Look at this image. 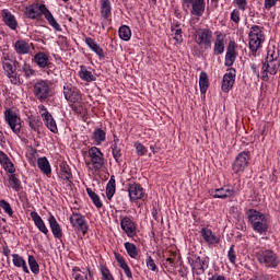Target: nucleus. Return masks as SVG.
I'll use <instances>...</instances> for the list:
<instances>
[{
	"instance_id": "nucleus-64",
	"label": "nucleus",
	"mask_w": 280,
	"mask_h": 280,
	"mask_svg": "<svg viewBox=\"0 0 280 280\" xmlns=\"http://www.w3.org/2000/svg\"><path fill=\"white\" fill-rule=\"evenodd\" d=\"M208 280H226V277L220 276V275H214L211 278H209Z\"/></svg>"
},
{
	"instance_id": "nucleus-21",
	"label": "nucleus",
	"mask_w": 280,
	"mask_h": 280,
	"mask_svg": "<svg viewBox=\"0 0 280 280\" xmlns=\"http://www.w3.org/2000/svg\"><path fill=\"white\" fill-rule=\"evenodd\" d=\"M237 71L235 68H230L228 69V72L223 75V81H222V91L223 93H229L231 89H233V85L235 84V75Z\"/></svg>"
},
{
	"instance_id": "nucleus-62",
	"label": "nucleus",
	"mask_w": 280,
	"mask_h": 280,
	"mask_svg": "<svg viewBox=\"0 0 280 280\" xmlns=\"http://www.w3.org/2000/svg\"><path fill=\"white\" fill-rule=\"evenodd\" d=\"M280 0H265V10H272Z\"/></svg>"
},
{
	"instance_id": "nucleus-28",
	"label": "nucleus",
	"mask_w": 280,
	"mask_h": 280,
	"mask_svg": "<svg viewBox=\"0 0 280 280\" xmlns=\"http://www.w3.org/2000/svg\"><path fill=\"white\" fill-rule=\"evenodd\" d=\"M48 224L50 226V231L57 240H62V228H60V223H58V220H56V217L54 214H50L48 218Z\"/></svg>"
},
{
	"instance_id": "nucleus-39",
	"label": "nucleus",
	"mask_w": 280,
	"mask_h": 280,
	"mask_svg": "<svg viewBox=\"0 0 280 280\" xmlns=\"http://www.w3.org/2000/svg\"><path fill=\"white\" fill-rule=\"evenodd\" d=\"M37 166L45 174L46 176H49L51 174V164H49V160L47 158H39L37 160Z\"/></svg>"
},
{
	"instance_id": "nucleus-51",
	"label": "nucleus",
	"mask_w": 280,
	"mask_h": 280,
	"mask_svg": "<svg viewBox=\"0 0 280 280\" xmlns=\"http://www.w3.org/2000/svg\"><path fill=\"white\" fill-rule=\"evenodd\" d=\"M9 185H11L14 191H21V180L16 178V174L10 173Z\"/></svg>"
},
{
	"instance_id": "nucleus-27",
	"label": "nucleus",
	"mask_w": 280,
	"mask_h": 280,
	"mask_svg": "<svg viewBox=\"0 0 280 280\" xmlns=\"http://www.w3.org/2000/svg\"><path fill=\"white\" fill-rule=\"evenodd\" d=\"M0 165L3 167L4 172H8V174H15L16 167H14V163H12V160L5 154V152L0 151Z\"/></svg>"
},
{
	"instance_id": "nucleus-44",
	"label": "nucleus",
	"mask_w": 280,
	"mask_h": 280,
	"mask_svg": "<svg viewBox=\"0 0 280 280\" xmlns=\"http://www.w3.org/2000/svg\"><path fill=\"white\" fill-rule=\"evenodd\" d=\"M46 128L50 130L54 135H58V125L56 124V120L54 119V116L51 114L43 119Z\"/></svg>"
},
{
	"instance_id": "nucleus-6",
	"label": "nucleus",
	"mask_w": 280,
	"mask_h": 280,
	"mask_svg": "<svg viewBox=\"0 0 280 280\" xmlns=\"http://www.w3.org/2000/svg\"><path fill=\"white\" fill-rule=\"evenodd\" d=\"M256 259L258 264L265 268H278L280 264L279 255H277L275 250L266 247H262L256 252Z\"/></svg>"
},
{
	"instance_id": "nucleus-36",
	"label": "nucleus",
	"mask_w": 280,
	"mask_h": 280,
	"mask_svg": "<svg viewBox=\"0 0 280 280\" xmlns=\"http://www.w3.org/2000/svg\"><path fill=\"white\" fill-rule=\"evenodd\" d=\"M92 141H94L95 145H102L106 141V131L102 128L94 129Z\"/></svg>"
},
{
	"instance_id": "nucleus-49",
	"label": "nucleus",
	"mask_w": 280,
	"mask_h": 280,
	"mask_svg": "<svg viewBox=\"0 0 280 280\" xmlns=\"http://www.w3.org/2000/svg\"><path fill=\"white\" fill-rule=\"evenodd\" d=\"M112 145V154L116 161V163H121V148L117 144V140Z\"/></svg>"
},
{
	"instance_id": "nucleus-41",
	"label": "nucleus",
	"mask_w": 280,
	"mask_h": 280,
	"mask_svg": "<svg viewBox=\"0 0 280 280\" xmlns=\"http://www.w3.org/2000/svg\"><path fill=\"white\" fill-rule=\"evenodd\" d=\"M79 78L83 80V82H95V75H93V72L89 71L86 69V66H81V69L79 71Z\"/></svg>"
},
{
	"instance_id": "nucleus-4",
	"label": "nucleus",
	"mask_w": 280,
	"mask_h": 280,
	"mask_svg": "<svg viewBox=\"0 0 280 280\" xmlns=\"http://www.w3.org/2000/svg\"><path fill=\"white\" fill-rule=\"evenodd\" d=\"M246 215L249 224H252L253 231L259 233V235H264V233H266L270 229L268 218L260 211L256 209H248L246 211Z\"/></svg>"
},
{
	"instance_id": "nucleus-22",
	"label": "nucleus",
	"mask_w": 280,
	"mask_h": 280,
	"mask_svg": "<svg viewBox=\"0 0 280 280\" xmlns=\"http://www.w3.org/2000/svg\"><path fill=\"white\" fill-rule=\"evenodd\" d=\"M59 178L69 185L73 183V173L67 161H62L59 165Z\"/></svg>"
},
{
	"instance_id": "nucleus-32",
	"label": "nucleus",
	"mask_w": 280,
	"mask_h": 280,
	"mask_svg": "<svg viewBox=\"0 0 280 280\" xmlns=\"http://www.w3.org/2000/svg\"><path fill=\"white\" fill-rule=\"evenodd\" d=\"M14 49L19 56H25L26 54H30L31 46L30 43L25 39H18L14 44Z\"/></svg>"
},
{
	"instance_id": "nucleus-18",
	"label": "nucleus",
	"mask_w": 280,
	"mask_h": 280,
	"mask_svg": "<svg viewBox=\"0 0 280 280\" xmlns=\"http://www.w3.org/2000/svg\"><path fill=\"white\" fill-rule=\"evenodd\" d=\"M128 192L131 202H137V200H143V198H145V190L142 188L141 184H128Z\"/></svg>"
},
{
	"instance_id": "nucleus-61",
	"label": "nucleus",
	"mask_w": 280,
	"mask_h": 280,
	"mask_svg": "<svg viewBox=\"0 0 280 280\" xmlns=\"http://www.w3.org/2000/svg\"><path fill=\"white\" fill-rule=\"evenodd\" d=\"M234 3L242 12H245L246 8H248V0H234Z\"/></svg>"
},
{
	"instance_id": "nucleus-17",
	"label": "nucleus",
	"mask_w": 280,
	"mask_h": 280,
	"mask_svg": "<svg viewBox=\"0 0 280 280\" xmlns=\"http://www.w3.org/2000/svg\"><path fill=\"white\" fill-rule=\"evenodd\" d=\"M213 56H222L226 47V35L220 31L214 33Z\"/></svg>"
},
{
	"instance_id": "nucleus-20",
	"label": "nucleus",
	"mask_w": 280,
	"mask_h": 280,
	"mask_svg": "<svg viewBox=\"0 0 280 280\" xmlns=\"http://www.w3.org/2000/svg\"><path fill=\"white\" fill-rule=\"evenodd\" d=\"M188 264L191 267L192 272L195 275H203L205 273V261L200 256L196 254H189L188 256Z\"/></svg>"
},
{
	"instance_id": "nucleus-56",
	"label": "nucleus",
	"mask_w": 280,
	"mask_h": 280,
	"mask_svg": "<svg viewBox=\"0 0 280 280\" xmlns=\"http://www.w3.org/2000/svg\"><path fill=\"white\" fill-rule=\"evenodd\" d=\"M266 60H279V51L275 46L268 48Z\"/></svg>"
},
{
	"instance_id": "nucleus-47",
	"label": "nucleus",
	"mask_w": 280,
	"mask_h": 280,
	"mask_svg": "<svg viewBox=\"0 0 280 280\" xmlns=\"http://www.w3.org/2000/svg\"><path fill=\"white\" fill-rule=\"evenodd\" d=\"M176 264H178V260L176 259V257H171V258H166L163 260V267L165 268V270H167L168 272H174L175 268H176Z\"/></svg>"
},
{
	"instance_id": "nucleus-11",
	"label": "nucleus",
	"mask_w": 280,
	"mask_h": 280,
	"mask_svg": "<svg viewBox=\"0 0 280 280\" xmlns=\"http://www.w3.org/2000/svg\"><path fill=\"white\" fill-rule=\"evenodd\" d=\"M184 9L189 10L191 16H202L207 9V2L205 0H182Z\"/></svg>"
},
{
	"instance_id": "nucleus-54",
	"label": "nucleus",
	"mask_w": 280,
	"mask_h": 280,
	"mask_svg": "<svg viewBox=\"0 0 280 280\" xmlns=\"http://www.w3.org/2000/svg\"><path fill=\"white\" fill-rule=\"evenodd\" d=\"M228 259L233 266L237 264V253L235 252V245H231L228 252Z\"/></svg>"
},
{
	"instance_id": "nucleus-26",
	"label": "nucleus",
	"mask_w": 280,
	"mask_h": 280,
	"mask_svg": "<svg viewBox=\"0 0 280 280\" xmlns=\"http://www.w3.org/2000/svg\"><path fill=\"white\" fill-rule=\"evenodd\" d=\"M72 277L74 280H93V271L91 267H86V271H82V269L78 266L72 268Z\"/></svg>"
},
{
	"instance_id": "nucleus-55",
	"label": "nucleus",
	"mask_w": 280,
	"mask_h": 280,
	"mask_svg": "<svg viewBox=\"0 0 280 280\" xmlns=\"http://www.w3.org/2000/svg\"><path fill=\"white\" fill-rule=\"evenodd\" d=\"M0 208L3 209V211L7 212L10 218L14 215L12 206H10V202L5 201V199L0 200Z\"/></svg>"
},
{
	"instance_id": "nucleus-57",
	"label": "nucleus",
	"mask_w": 280,
	"mask_h": 280,
	"mask_svg": "<svg viewBox=\"0 0 280 280\" xmlns=\"http://www.w3.org/2000/svg\"><path fill=\"white\" fill-rule=\"evenodd\" d=\"M145 264L149 270L152 272H159V267L156 266V262H154V258H152V256H148Z\"/></svg>"
},
{
	"instance_id": "nucleus-63",
	"label": "nucleus",
	"mask_w": 280,
	"mask_h": 280,
	"mask_svg": "<svg viewBox=\"0 0 280 280\" xmlns=\"http://www.w3.org/2000/svg\"><path fill=\"white\" fill-rule=\"evenodd\" d=\"M10 253H12L10 247L7 244L3 245L2 246V255H4V257H7V259H10Z\"/></svg>"
},
{
	"instance_id": "nucleus-59",
	"label": "nucleus",
	"mask_w": 280,
	"mask_h": 280,
	"mask_svg": "<svg viewBox=\"0 0 280 280\" xmlns=\"http://www.w3.org/2000/svg\"><path fill=\"white\" fill-rule=\"evenodd\" d=\"M172 257H178V253L174 249H165L162 255V259H172Z\"/></svg>"
},
{
	"instance_id": "nucleus-58",
	"label": "nucleus",
	"mask_w": 280,
	"mask_h": 280,
	"mask_svg": "<svg viewBox=\"0 0 280 280\" xmlns=\"http://www.w3.org/2000/svg\"><path fill=\"white\" fill-rule=\"evenodd\" d=\"M230 19H231V21H233L236 25H240V21H242L241 13H240V8L234 9V10L231 12Z\"/></svg>"
},
{
	"instance_id": "nucleus-33",
	"label": "nucleus",
	"mask_w": 280,
	"mask_h": 280,
	"mask_svg": "<svg viewBox=\"0 0 280 280\" xmlns=\"http://www.w3.org/2000/svg\"><path fill=\"white\" fill-rule=\"evenodd\" d=\"M85 44L98 58H105L106 55L104 54V48H101L100 44L95 43V39L92 37H85Z\"/></svg>"
},
{
	"instance_id": "nucleus-12",
	"label": "nucleus",
	"mask_w": 280,
	"mask_h": 280,
	"mask_svg": "<svg viewBox=\"0 0 280 280\" xmlns=\"http://www.w3.org/2000/svg\"><path fill=\"white\" fill-rule=\"evenodd\" d=\"M2 67L12 84H15L16 86H21V84H23L21 81V75L16 73V66H14V61H12V59L9 57H3Z\"/></svg>"
},
{
	"instance_id": "nucleus-37",
	"label": "nucleus",
	"mask_w": 280,
	"mask_h": 280,
	"mask_svg": "<svg viewBox=\"0 0 280 280\" xmlns=\"http://www.w3.org/2000/svg\"><path fill=\"white\" fill-rule=\"evenodd\" d=\"M12 257H13V266H15V268H22L23 272H25L26 275H30V268H27V262L25 261V259L19 254H12Z\"/></svg>"
},
{
	"instance_id": "nucleus-60",
	"label": "nucleus",
	"mask_w": 280,
	"mask_h": 280,
	"mask_svg": "<svg viewBox=\"0 0 280 280\" xmlns=\"http://www.w3.org/2000/svg\"><path fill=\"white\" fill-rule=\"evenodd\" d=\"M37 108H38V113L43 119H45L51 115V113H49V110H47V107L44 104H39Z\"/></svg>"
},
{
	"instance_id": "nucleus-42",
	"label": "nucleus",
	"mask_w": 280,
	"mask_h": 280,
	"mask_svg": "<svg viewBox=\"0 0 280 280\" xmlns=\"http://www.w3.org/2000/svg\"><path fill=\"white\" fill-rule=\"evenodd\" d=\"M124 246L125 250H127V255H129L131 259H137V257H139V248L135 243L126 242Z\"/></svg>"
},
{
	"instance_id": "nucleus-5",
	"label": "nucleus",
	"mask_w": 280,
	"mask_h": 280,
	"mask_svg": "<svg viewBox=\"0 0 280 280\" xmlns=\"http://www.w3.org/2000/svg\"><path fill=\"white\" fill-rule=\"evenodd\" d=\"M264 43H266V35L264 34V27L259 25H253L248 33V45L252 56H257V50L261 49Z\"/></svg>"
},
{
	"instance_id": "nucleus-45",
	"label": "nucleus",
	"mask_w": 280,
	"mask_h": 280,
	"mask_svg": "<svg viewBox=\"0 0 280 280\" xmlns=\"http://www.w3.org/2000/svg\"><path fill=\"white\" fill-rule=\"evenodd\" d=\"M86 194L91 198L93 205L96 207V209H102L104 207V203H102V200L100 199V195L93 191L91 188H86Z\"/></svg>"
},
{
	"instance_id": "nucleus-3",
	"label": "nucleus",
	"mask_w": 280,
	"mask_h": 280,
	"mask_svg": "<svg viewBox=\"0 0 280 280\" xmlns=\"http://www.w3.org/2000/svg\"><path fill=\"white\" fill-rule=\"evenodd\" d=\"M33 95L40 104H47L54 97V83L49 80L39 79L33 84Z\"/></svg>"
},
{
	"instance_id": "nucleus-19",
	"label": "nucleus",
	"mask_w": 280,
	"mask_h": 280,
	"mask_svg": "<svg viewBox=\"0 0 280 280\" xmlns=\"http://www.w3.org/2000/svg\"><path fill=\"white\" fill-rule=\"evenodd\" d=\"M237 43H235V40H230L226 47L224 61L225 67H231L232 65H235V60H237Z\"/></svg>"
},
{
	"instance_id": "nucleus-46",
	"label": "nucleus",
	"mask_w": 280,
	"mask_h": 280,
	"mask_svg": "<svg viewBox=\"0 0 280 280\" xmlns=\"http://www.w3.org/2000/svg\"><path fill=\"white\" fill-rule=\"evenodd\" d=\"M118 35L121 40H129L132 36V31L130 30V26L122 25L118 30Z\"/></svg>"
},
{
	"instance_id": "nucleus-31",
	"label": "nucleus",
	"mask_w": 280,
	"mask_h": 280,
	"mask_svg": "<svg viewBox=\"0 0 280 280\" xmlns=\"http://www.w3.org/2000/svg\"><path fill=\"white\" fill-rule=\"evenodd\" d=\"M31 218L35 224V226L40 231V233H44V235L49 234V230L47 229V225H45V221H43V218L38 215V212L32 211Z\"/></svg>"
},
{
	"instance_id": "nucleus-48",
	"label": "nucleus",
	"mask_w": 280,
	"mask_h": 280,
	"mask_svg": "<svg viewBox=\"0 0 280 280\" xmlns=\"http://www.w3.org/2000/svg\"><path fill=\"white\" fill-rule=\"evenodd\" d=\"M100 272L102 275V280H115V277H113V273L106 264L100 265Z\"/></svg>"
},
{
	"instance_id": "nucleus-29",
	"label": "nucleus",
	"mask_w": 280,
	"mask_h": 280,
	"mask_svg": "<svg viewBox=\"0 0 280 280\" xmlns=\"http://www.w3.org/2000/svg\"><path fill=\"white\" fill-rule=\"evenodd\" d=\"M114 257H115L119 268H121V270H124L126 277L129 279H132V270L130 269V266H128L126 258L117 252L114 253Z\"/></svg>"
},
{
	"instance_id": "nucleus-25",
	"label": "nucleus",
	"mask_w": 280,
	"mask_h": 280,
	"mask_svg": "<svg viewBox=\"0 0 280 280\" xmlns=\"http://www.w3.org/2000/svg\"><path fill=\"white\" fill-rule=\"evenodd\" d=\"M101 4V16L104 21L113 23V7L110 5V0H100Z\"/></svg>"
},
{
	"instance_id": "nucleus-1",
	"label": "nucleus",
	"mask_w": 280,
	"mask_h": 280,
	"mask_svg": "<svg viewBox=\"0 0 280 280\" xmlns=\"http://www.w3.org/2000/svg\"><path fill=\"white\" fill-rule=\"evenodd\" d=\"M63 96L71 110H73L75 115H80L82 119L86 121V119H89V108H86L82 102V91L71 83H66L63 85Z\"/></svg>"
},
{
	"instance_id": "nucleus-43",
	"label": "nucleus",
	"mask_w": 280,
	"mask_h": 280,
	"mask_svg": "<svg viewBox=\"0 0 280 280\" xmlns=\"http://www.w3.org/2000/svg\"><path fill=\"white\" fill-rule=\"evenodd\" d=\"M199 88L202 95L207 93L209 89V75H207V72L202 71L199 77Z\"/></svg>"
},
{
	"instance_id": "nucleus-13",
	"label": "nucleus",
	"mask_w": 280,
	"mask_h": 280,
	"mask_svg": "<svg viewBox=\"0 0 280 280\" xmlns=\"http://www.w3.org/2000/svg\"><path fill=\"white\" fill-rule=\"evenodd\" d=\"M120 229L127 235V237H130L131 240L137 237V222H135L132 217H120Z\"/></svg>"
},
{
	"instance_id": "nucleus-15",
	"label": "nucleus",
	"mask_w": 280,
	"mask_h": 280,
	"mask_svg": "<svg viewBox=\"0 0 280 280\" xmlns=\"http://www.w3.org/2000/svg\"><path fill=\"white\" fill-rule=\"evenodd\" d=\"M249 161H250V151H243L238 153L232 165V170L234 174H240V172H244V170L248 167Z\"/></svg>"
},
{
	"instance_id": "nucleus-50",
	"label": "nucleus",
	"mask_w": 280,
	"mask_h": 280,
	"mask_svg": "<svg viewBox=\"0 0 280 280\" xmlns=\"http://www.w3.org/2000/svg\"><path fill=\"white\" fill-rule=\"evenodd\" d=\"M28 266L33 275H38L40 272V265H38V261H36V258L32 255L28 256Z\"/></svg>"
},
{
	"instance_id": "nucleus-38",
	"label": "nucleus",
	"mask_w": 280,
	"mask_h": 280,
	"mask_svg": "<svg viewBox=\"0 0 280 280\" xmlns=\"http://www.w3.org/2000/svg\"><path fill=\"white\" fill-rule=\"evenodd\" d=\"M43 16H45L46 21H48L49 25L54 27L56 32H62L60 24L58 23V21H56V18H54V14H51V11H49V9L46 8Z\"/></svg>"
},
{
	"instance_id": "nucleus-34",
	"label": "nucleus",
	"mask_w": 280,
	"mask_h": 280,
	"mask_svg": "<svg viewBox=\"0 0 280 280\" xmlns=\"http://www.w3.org/2000/svg\"><path fill=\"white\" fill-rule=\"evenodd\" d=\"M26 121L33 132H37V135H40V128H43V120H40V117L30 116Z\"/></svg>"
},
{
	"instance_id": "nucleus-2",
	"label": "nucleus",
	"mask_w": 280,
	"mask_h": 280,
	"mask_svg": "<svg viewBox=\"0 0 280 280\" xmlns=\"http://www.w3.org/2000/svg\"><path fill=\"white\" fill-rule=\"evenodd\" d=\"M89 160H85V165L89 172L100 175L102 174L104 167H106V159H104V153L97 147H91L88 150Z\"/></svg>"
},
{
	"instance_id": "nucleus-53",
	"label": "nucleus",
	"mask_w": 280,
	"mask_h": 280,
	"mask_svg": "<svg viewBox=\"0 0 280 280\" xmlns=\"http://www.w3.org/2000/svg\"><path fill=\"white\" fill-rule=\"evenodd\" d=\"M133 148H136V153L138 156H145L148 154V148H145V145L139 141L133 143Z\"/></svg>"
},
{
	"instance_id": "nucleus-30",
	"label": "nucleus",
	"mask_w": 280,
	"mask_h": 280,
	"mask_svg": "<svg viewBox=\"0 0 280 280\" xmlns=\"http://www.w3.org/2000/svg\"><path fill=\"white\" fill-rule=\"evenodd\" d=\"M200 233L201 237L205 240L207 244H220V237L213 234V231H211V229L202 228Z\"/></svg>"
},
{
	"instance_id": "nucleus-10",
	"label": "nucleus",
	"mask_w": 280,
	"mask_h": 280,
	"mask_svg": "<svg viewBox=\"0 0 280 280\" xmlns=\"http://www.w3.org/2000/svg\"><path fill=\"white\" fill-rule=\"evenodd\" d=\"M69 220L75 233H82L83 237L86 235V233H89V223L86 222V218L82 213L72 212Z\"/></svg>"
},
{
	"instance_id": "nucleus-7",
	"label": "nucleus",
	"mask_w": 280,
	"mask_h": 280,
	"mask_svg": "<svg viewBox=\"0 0 280 280\" xmlns=\"http://www.w3.org/2000/svg\"><path fill=\"white\" fill-rule=\"evenodd\" d=\"M192 38L200 49H211L213 31L211 28H197L192 34Z\"/></svg>"
},
{
	"instance_id": "nucleus-14",
	"label": "nucleus",
	"mask_w": 280,
	"mask_h": 280,
	"mask_svg": "<svg viewBox=\"0 0 280 280\" xmlns=\"http://www.w3.org/2000/svg\"><path fill=\"white\" fill-rule=\"evenodd\" d=\"M279 67H280V60H266L262 63V68H261V77L260 80H262V82H268L270 80L269 75H277V72L279 71Z\"/></svg>"
},
{
	"instance_id": "nucleus-23",
	"label": "nucleus",
	"mask_w": 280,
	"mask_h": 280,
	"mask_svg": "<svg viewBox=\"0 0 280 280\" xmlns=\"http://www.w3.org/2000/svg\"><path fill=\"white\" fill-rule=\"evenodd\" d=\"M1 16H2V21L4 23V25H7V27L16 31L19 30V21H16V16H14V14H12V12H10V10L4 9L1 11Z\"/></svg>"
},
{
	"instance_id": "nucleus-9",
	"label": "nucleus",
	"mask_w": 280,
	"mask_h": 280,
	"mask_svg": "<svg viewBox=\"0 0 280 280\" xmlns=\"http://www.w3.org/2000/svg\"><path fill=\"white\" fill-rule=\"evenodd\" d=\"M4 121L8 124L9 128L14 132V135H21V129L23 125L21 122V116L12 108L8 107L4 110Z\"/></svg>"
},
{
	"instance_id": "nucleus-52",
	"label": "nucleus",
	"mask_w": 280,
	"mask_h": 280,
	"mask_svg": "<svg viewBox=\"0 0 280 280\" xmlns=\"http://www.w3.org/2000/svg\"><path fill=\"white\" fill-rule=\"evenodd\" d=\"M22 71L26 79L34 78V75H36V70L32 67V65L27 62H24Z\"/></svg>"
},
{
	"instance_id": "nucleus-8",
	"label": "nucleus",
	"mask_w": 280,
	"mask_h": 280,
	"mask_svg": "<svg viewBox=\"0 0 280 280\" xmlns=\"http://www.w3.org/2000/svg\"><path fill=\"white\" fill-rule=\"evenodd\" d=\"M33 62H35L44 73H47V75H56V65L49 60V56L46 52L38 51L35 54Z\"/></svg>"
},
{
	"instance_id": "nucleus-40",
	"label": "nucleus",
	"mask_w": 280,
	"mask_h": 280,
	"mask_svg": "<svg viewBox=\"0 0 280 280\" xmlns=\"http://www.w3.org/2000/svg\"><path fill=\"white\" fill-rule=\"evenodd\" d=\"M116 189H117V184L115 182V175H112L106 186L107 200H113Z\"/></svg>"
},
{
	"instance_id": "nucleus-24",
	"label": "nucleus",
	"mask_w": 280,
	"mask_h": 280,
	"mask_svg": "<svg viewBox=\"0 0 280 280\" xmlns=\"http://www.w3.org/2000/svg\"><path fill=\"white\" fill-rule=\"evenodd\" d=\"M211 196L214 198H220L222 200L226 198H233L235 196V189L229 188V186H223L221 188H215L211 190Z\"/></svg>"
},
{
	"instance_id": "nucleus-16",
	"label": "nucleus",
	"mask_w": 280,
	"mask_h": 280,
	"mask_svg": "<svg viewBox=\"0 0 280 280\" xmlns=\"http://www.w3.org/2000/svg\"><path fill=\"white\" fill-rule=\"evenodd\" d=\"M45 10H47V5L35 2L25 8L24 15L26 19L36 21V19H40L45 14Z\"/></svg>"
},
{
	"instance_id": "nucleus-35",
	"label": "nucleus",
	"mask_w": 280,
	"mask_h": 280,
	"mask_svg": "<svg viewBox=\"0 0 280 280\" xmlns=\"http://www.w3.org/2000/svg\"><path fill=\"white\" fill-rule=\"evenodd\" d=\"M171 32L173 33V40L175 45H183V28H180V23L176 22L171 26Z\"/></svg>"
}]
</instances>
